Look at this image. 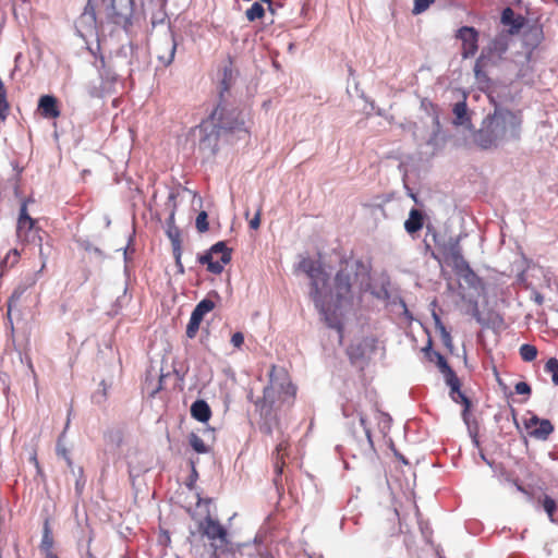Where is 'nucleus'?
Returning a JSON list of instances; mask_svg holds the SVG:
<instances>
[{
  "mask_svg": "<svg viewBox=\"0 0 558 558\" xmlns=\"http://www.w3.org/2000/svg\"><path fill=\"white\" fill-rule=\"evenodd\" d=\"M543 507L546 513L548 514V518L551 522H554V512L556 510V502L553 498L545 496L543 501Z\"/></svg>",
  "mask_w": 558,
  "mask_h": 558,
  "instance_id": "72a5a7b5",
  "label": "nucleus"
},
{
  "mask_svg": "<svg viewBox=\"0 0 558 558\" xmlns=\"http://www.w3.org/2000/svg\"><path fill=\"white\" fill-rule=\"evenodd\" d=\"M282 464H284V461H281V464L279 463V457H277V461H276V472H277V475L281 474L282 472Z\"/></svg>",
  "mask_w": 558,
  "mask_h": 558,
  "instance_id": "de8ad7c7",
  "label": "nucleus"
},
{
  "mask_svg": "<svg viewBox=\"0 0 558 558\" xmlns=\"http://www.w3.org/2000/svg\"><path fill=\"white\" fill-rule=\"evenodd\" d=\"M198 260L201 264L207 265L210 272L219 275L222 272L225 265L231 260V251L225 242H218L206 254L199 256Z\"/></svg>",
  "mask_w": 558,
  "mask_h": 558,
  "instance_id": "423d86ee",
  "label": "nucleus"
},
{
  "mask_svg": "<svg viewBox=\"0 0 558 558\" xmlns=\"http://www.w3.org/2000/svg\"><path fill=\"white\" fill-rule=\"evenodd\" d=\"M19 257L20 254L17 250H11L0 263L1 269L3 270L4 268L15 265L19 260Z\"/></svg>",
  "mask_w": 558,
  "mask_h": 558,
  "instance_id": "7c9ffc66",
  "label": "nucleus"
},
{
  "mask_svg": "<svg viewBox=\"0 0 558 558\" xmlns=\"http://www.w3.org/2000/svg\"><path fill=\"white\" fill-rule=\"evenodd\" d=\"M108 16L116 23L129 22L133 13L134 0H102Z\"/></svg>",
  "mask_w": 558,
  "mask_h": 558,
  "instance_id": "6e6552de",
  "label": "nucleus"
},
{
  "mask_svg": "<svg viewBox=\"0 0 558 558\" xmlns=\"http://www.w3.org/2000/svg\"><path fill=\"white\" fill-rule=\"evenodd\" d=\"M52 547H53V538H52L49 525L46 522L45 526H44V533H43V538H41V543H40V549L45 554V556H47L48 554H53Z\"/></svg>",
  "mask_w": 558,
  "mask_h": 558,
  "instance_id": "5701e85b",
  "label": "nucleus"
},
{
  "mask_svg": "<svg viewBox=\"0 0 558 558\" xmlns=\"http://www.w3.org/2000/svg\"><path fill=\"white\" fill-rule=\"evenodd\" d=\"M515 392L518 395H530L531 393V387L525 381H519L517 383L515 387Z\"/></svg>",
  "mask_w": 558,
  "mask_h": 558,
  "instance_id": "ea45409f",
  "label": "nucleus"
},
{
  "mask_svg": "<svg viewBox=\"0 0 558 558\" xmlns=\"http://www.w3.org/2000/svg\"><path fill=\"white\" fill-rule=\"evenodd\" d=\"M46 558H59L54 553L53 554H48L47 556H45Z\"/></svg>",
  "mask_w": 558,
  "mask_h": 558,
  "instance_id": "3c124183",
  "label": "nucleus"
},
{
  "mask_svg": "<svg viewBox=\"0 0 558 558\" xmlns=\"http://www.w3.org/2000/svg\"><path fill=\"white\" fill-rule=\"evenodd\" d=\"M38 109L46 119H56L60 116L57 99L51 95H44L39 98Z\"/></svg>",
  "mask_w": 558,
  "mask_h": 558,
  "instance_id": "f3484780",
  "label": "nucleus"
},
{
  "mask_svg": "<svg viewBox=\"0 0 558 558\" xmlns=\"http://www.w3.org/2000/svg\"><path fill=\"white\" fill-rule=\"evenodd\" d=\"M260 225V209L257 210L254 218L250 220V227L253 230H257Z\"/></svg>",
  "mask_w": 558,
  "mask_h": 558,
  "instance_id": "37998d69",
  "label": "nucleus"
},
{
  "mask_svg": "<svg viewBox=\"0 0 558 558\" xmlns=\"http://www.w3.org/2000/svg\"><path fill=\"white\" fill-rule=\"evenodd\" d=\"M263 2H266V3H271V0H262Z\"/></svg>",
  "mask_w": 558,
  "mask_h": 558,
  "instance_id": "5fc2aeb1",
  "label": "nucleus"
},
{
  "mask_svg": "<svg viewBox=\"0 0 558 558\" xmlns=\"http://www.w3.org/2000/svg\"><path fill=\"white\" fill-rule=\"evenodd\" d=\"M44 267H45V264H43L41 268H44ZM41 270L43 269H40L38 271H35V272L27 274L21 280V282L16 286V288L14 289L12 295L9 299V304H8L9 305V312L11 311L12 305L20 301V299L25 293V291L36 284V282L38 281V278H39V275H40Z\"/></svg>",
  "mask_w": 558,
  "mask_h": 558,
  "instance_id": "2eb2a0df",
  "label": "nucleus"
},
{
  "mask_svg": "<svg viewBox=\"0 0 558 558\" xmlns=\"http://www.w3.org/2000/svg\"><path fill=\"white\" fill-rule=\"evenodd\" d=\"M172 248H173V255L175 258V264H177L180 272H183L184 269H183V265L181 263V255H182L181 241L173 240Z\"/></svg>",
  "mask_w": 558,
  "mask_h": 558,
  "instance_id": "f704fd0d",
  "label": "nucleus"
},
{
  "mask_svg": "<svg viewBox=\"0 0 558 558\" xmlns=\"http://www.w3.org/2000/svg\"><path fill=\"white\" fill-rule=\"evenodd\" d=\"M298 269L310 278V298L328 327L340 330L342 308L352 304L355 294L371 289L369 267L361 260H349L335 277L333 288L329 274L319 260L304 257Z\"/></svg>",
  "mask_w": 558,
  "mask_h": 558,
  "instance_id": "f257e3e1",
  "label": "nucleus"
},
{
  "mask_svg": "<svg viewBox=\"0 0 558 558\" xmlns=\"http://www.w3.org/2000/svg\"><path fill=\"white\" fill-rule=\"evenodd\" d=\"M453 120L452 123L456 126H464L466 129H471V116L469 113L468 105L465 98L461 101H458L452 107Z\"/></svg>",
  "mask_w": 558,
  "mask_h": 558,
  "instance_id": "dca6fc26",
  "label": "nucleus"
},
{
  "mask_svg": "<svg viewBox=\"0 0 558 558\" xmlns=\"http://www.w3.org/2000/svg\"><path fill=\"white\" fill-rule=\"evenodd\" d=\"M423 227V215L416 209L412 208L409 214V218L404 222V229L409 234H413L421 230Z\"/></svg>",
  "mask_w": 558,
  "mask_h": 558,
  "instance_id": "aec40b11",
  "label": "nucleus"
},
{
  "mask_svg": "<svg viewBox=\"0 0 558 558\" xmlns=\"http://www.w3.org/2000/svg\"><path fill=\"white\" fill-rule=\"evenodd\" d=\"M434 0H414L413 13L420 14L426 11Z\"/></svg>",
  "mask_w": 558,
  "mask_h": 558,
  "instance_id": "e433bc0d",
  "label": "nucleus"
},
{
  "mask_svg": "<svg viewBox=\"0 0 558 558\" xmlns=\"http://www.w3.org/2000/svg\"><path fill=\"white\" fill-rule=\"evenodd\" d=\"M422 106L423 107L429 106V108L432 110V113H433V123L435 124L436 132H439V130H440V122H439V117H438V112H437L436 106L433 102H430V101H428L426 99H424L422 101Z\"/></svg>",
  "mask_w": 558,
  "mask_h": 558,
  "instance_id": "c9c22d12",
  "label": "nucleus"
},
{
  "mask_svg": "<svg viewBox=\"0 0 558 558\" xmlns=\"http://www.w3.org/2000/svg\"><path fill=\"white\" fill-rule=\"evenodd\" d=\"M33 460H34L35 464L38 465L37 459L35 457L33 458Z\"/></svg>",
  "mask_w": 558,
  "mask_h": 558,
  "instance_id": "6e6d98bb",
  "label": "nucleus"
},
{
  "mask_svg": "<svg viewBox=\"0 0 558 558\" xmlns=\"http://www.w3.org/2000/svg\"><path fill=\"white\" fill-rule=\"evenodd\" d=\"M265 14V10L263 5L258 2H254L250 9L246 10V17L250 22H253L257 19L263 17Z\"/></svg>",
  "mask_w": 558,
  "mask_h": 558,
  "instance_id": "bb28decb",
  "label": "nucleus"
},
{
  "mask_svg": "<svg viewBox=\"0 0 558 558\" xmlns=\"http://www.w3.org/2000/svg\"><path fill=\"white\" fill-rule=\"evenodd\" d=\"M433 240L438 247L439 254L432 253V256L439 263H445L447 266L452 267L453 270L463 277L474 276L468 262L462 256V250L459 239L450 238L448 241L439 242L437 234L433 233Z\"/></svg>",
  "mask_w": 558,
  "mask_h": 558,
  "instance_id": "39448f33",
  "label": "nucleus"
},
{
  "mask_svg": "<svg viewBox=\"0 0 558 558\" xmlns=\"http://www.w3.org/2000/svg\"><path fill=\"white\" fill-rule=\"evenodd\" d=\"M190 445L198 453H205L208 451V448L203 441V439L195 434H192L190 436Z\"/></svg>",
  "mask_w": 558,
  "mask_h": 558,
  "instance_id": "2f4dec72",
  "label": "nucleus"
},
{
  "mask_svg": "<svg viewBox=\"0 0 558 558\" xmlns=\"http://www.w3.org/2000/svg\"><path fill=\"white\" fill-rule=\"evenodd\" d=\"M526 428L530 429V435L537 438L545 440L547 437L553 433L554 426L548 420H541L537 416H532L529 421L525 423Z\"/></svg>",
  "mask_w": 558,
  "mask_h": 558,
  "instance_id": "4468645a",
  "label": "nucleus"
},
{
  "mask_svg": "<svg viewBox=\"0 0 558 558\" xmlns=\"http://www.w3.org/2000/svg\"><path fill=\"white\" fill-rule=\"evenodd\" d=\"M458 37L462 40V57L470 58L477 51L478 34L473 27L464 26L459 29Z\"/></svg>",
  "mask_w": 558,
  "mask_h": 558,
  "instance_id": "ddd939ff",
  "label": "nucleus"
},
{
  "mask_svg": "<svg viewBox=\"0 0 558 558\" xmlns=\"http://www.w3.org/2000/svg\"><path fill=\"white\" fill-rule=\"evenodd\" d=\"M210 558H219L216 550H214V553L211 554Z\"/></svg>",
  "mask_w": 558,
  "mask_h": 558,
  "instance_id": "603ef678",
  "label": "nucleus"
},
{
  "mask_svg": "<svg viewBox=\"0 0 558 558\" xmlns=\"http://www.w3.org/2000/svg\"><path fill=\"white\" fill-rule=\"evenodd\" d=\"M191 415L195 420L206 423L211 416V410L205 400H196L191 405Z\"/></svg>",
  "mask_w": 558,
  "mask_h": 558,
  "instance_id": "6ab92c4d",
  "label": "nucleus"
},
{
  "mask_svg": "<svg viewBox=\"0 0 558 558\" xmlns=\"http://www.w3.org/2000/svg\"><path fill=\"white\" fill-rule=\"evenodd\" d=\"M360 423L363 426L365 435L367 437V440H368V442H369V445L372 447L373 446V441H372L371 428L367 426L366 417L363 414H360Z\"/></svg>",
  "mask_w": 558,
  "mask_h": 558,
  "instance_id": "79ce46f5",
  "label": "nucleus"
},
{
  "mask_svg": "<svg viewBox=\"0 0 558 558\" xmlns=\"http://www.w3.org/2000/svg\"><path fill=\"white\" fill-rule=\"evenodd\" d=\"M533 300H534L537 304H539V305H541V304H543V302H544V298H543V295H542L541 293L536 292V291H535V292H533Z\"/></svg>",
  "mask_w": 558,
  "mask_h": 558,
  "instance_id": "49530a36",
  "label": "nucleus"
},
{
  "mask_svg": "<svg viewBox=\"0 0 558 558\" xmlns=\"http://www.w3.org/2000/svg\"><path fill=\"white\" fill-rule=\"evenodd\" d=\"M287 449V444L286 441H280L277 446H276V451H277V456L279 457L280 453L282 451H284Z\"/></svg>",
  "mask_w": 558,
  "mask_h": 558,
  "instance_id": "a18cd8bd",
  "label": "nucleus"
},
{
  "mask_svg": "<svg viewBox=\"0 0 558 558\" xmlns=\"http://www.w3.org/2000/svg\"><path fill=\"white\" fill-rule=\"evenodd\" d=\"M488 59L482 53L474 65V74L478 81L486 80L484 68L487 65Z\"/></svg>",
  "mask_w": 558,
  "mask_h": 558,
  "instance_id": "cd10ccee",
  "label": "nucleus"
},
{
  "mask_svg": "<svg viewBox=\"0 0 558 558\" xmlns=\"http://www.w3.org/2000/svg\"><path fill=\"white\" fill-rule=\"evenodd\" d=\"M518 490L520 492H524L523 488L521 486H518Z\"/></svg>",
  "mask_w": 558,
  "mask_h": 558,
  "instance_id": "4d7b16f0",
  "label": "nucleus"
},
{
  "mask_svg": "<svg viewBox=\"0 0 558 558\" xmlns=\"http://www.w3.org/2000/svg\"><path fill=\"white\" fill-rule=\"evenodd\" d=\"M522 125L521 110L497 105L494 111L483 119L481 128L473 135V141L482 149H496L505 144L520 141Z\"/></svg>",
  "mask_w": 558,
  "mask_h": 558,
  "instance_id": "7ed1b4c3",
  "label": "nucleus"
},
{
  "mask_svg": "<svg viewBox=\"0 0 558 558\" xmlns=\"http://www.w3.org/2000/svg\"><path fill=\"white\" fill-rule=\"evenodd\" d=\"M435 317V320H436V325L439 327L440 329V332H441V336H442V340H444V343L449 347L451 344V337L449 335V332L446 330V328L442 326V324L440 323V319L438 318L437 315H434Z\"/></svg>",
  "mask_w": 558,
  "mask_h": 558,
  "instance_id": "58836bf2",
  "label": "nucleus"
},
{
  "mask_svg": "<svg viewBox=\"0 0 558 558\" xmlns=\"http://www.w3.org/2000/svg\"><path fill=\"white\" fill-rule=\"evenodd\" d=\"M296 389L282 368L271 366L269 384L264 388L263 398L254 403L260 415L259 428L265 434L280 430L278 413L293 404Z\"/></svg>",
  "mask_w": 558,
  "mask_h": 558,
  "instance_id": "f03ea898",
  "label": "nucleus"
},
{
  "mask_svg": "<svg viewBox=\"0 0 558 558\" xmlns=\"http://www.w3.org/2000/svg\"><path fill=\"white\" fill-rule=\"evenodd\" d=\"M198 135L199 148L215 154L221 136L235 135L242 138L247 135L243 112L219 104L211 116L199 124Z\"/></svg>",
  "mask_w": 558,
  "mask_h": 558,
  "instance_id": "20e7f679",
  "label": "nucleus"
},
{
  "mask_svg": "<svg viewBox=\"0 0 558 558\" xmlns=\"http://www.w3.org/2000/svg\"><path fill=\"white\" fill-rule=\"evenodd\" d=\"M202 320L203 319L201 317H198V314L197 315L193 314V313L191 314V318H190V322L186 327V336L189 338L192 339L195 337Z\"/></svg>",
  "mask_w": 558,
  "mask_h": 558,
  "instance_id": "c85d7f7f",
  "label": "nucleus"
},
{
  "mask_svg": "<svg viewBox=\"0 0 558 558\" xmlns=\"http://www.w3.org/2000/svg\"><path fill=\"white\" fill-rule=\"evenodd\" d=\"M424 108H425V109L427 110V113H430V114H433V113H432V110H430V108H429V106H427V107H424Z\"/></svg>",
  "mask_w": 558,
  "mask_h": 558,
  "instance_id": "864d4df0",
  "label": "nucleus"
},
{
  "mask_svg": "<svg viewBox=\"0 0 558 558\" xmlns=\"http://www.w3.org/2000/svg\"><path fill=\"white\" fill-rule=\"evenodd\" d=\"M231 343L234 348L240 349L244 343V336L242 332H235L231 337Z\"/></svg>",
  "mask_w": 558,
  "mask_h": 558,
  "instance_id": "a19ab883",
  "label": "nucleus"
},
{
  "mask_svg": "<svg viewBox=\"0 0 558 558\" xmlns=\"http://www.w3.org/2000/svg\"><path fill=\"white\" fill-rule=\"evenodd\" d=\"M312 558H324V557L318 555V556H315V557H312Z\"/></svg>",
  "mask_w": 558,
  "mask_h": 558,
  "instance_id": "13d9d810",
  "label": "nucleus"
},
{
  "mask_svg": "<svg viewBox=\"0 0 558 558\" xmlns=\"http://www.w3.org/2000/svg\"><path fill=\"white\" fill-rule=\"evenodd\" d=\"M35 220L27 213V204L23 202L20 208V215L16 225V236L21 242H31L35 240L34 231Z\"/></svg>",
  "mask_w": 558,
  "mask_h": 558,
  "instance_id": "9b49d317",
  "label": "nucleus"
},
{
  "mask_svg": "<svg viewBox=\"0 0 558 558\" xmlns=\"http://www.w3.org/2000/svg\"><path fill=\"white\" fill-rule=\"evenodd\" d=\"M434 356L436 357L437 366L440 372L445 375L447 384H453L457 386V375L448 365L446 359L438 352H434Z\"/></svg>",
  "mask_w": 558,
  "mask_h": 558,
  "instance_id": "412c9836",
  "label": "nucleus"
},
{
  "mask_svg": "<svg viewBox=\"0 0 558 558\" xmlns=\"http://www.w3.org/2000/svg\"><path fill=\"white\" fill-rule=\"evenodd\" d=\"M520 356L525 362H532L537 356V349L535 345L524 343L520 347Z\"/></svg>",
  "mask_w": 558,
  "mask_h": 558,
  "instance_id": "a878e982",
  "label": "nucleus"
},
{
  "mask_svg": "<svg viewBox=\"0 0 558 558\" xmlns=\"http://www.w3.org/2000/svg\"><path fill=\"white\" fill-rule=\"evenodd\" d=\"M254 543H255L256 545H259L260 543H263V538H262V536H260V535H256V537H255V539H254Z\"/></svg>",
  "mask_w": 558,
  "mask_h": 558,
  "instance_id": "8fccbe9b",
  "label": "nucleus"
},
{
  "mask_svg": "<svg viewBox=\"0 0 558 558\" xmlns=\"http://www.w3.org/2000/svg\"><path fill=\"white\" fill-rule=\"evenodd\" d=\"M214 307L215 303L211 300L204 299L195 306L192 313L196 315L198 314V317L203 319L207 313L214 310Z\"/></svg>",
  "mask_w": 558,
  "mask_h": 558,
  "instance_id": "393cba45",
  "label": "nucleus"
},
{
  "mask_svg": "<svg viewBox=\"0 0 558 558\" xmlns=\"http://www.w3.org/2000/svg\"><path fill=\"white\" fill-rule=\"evenodd\" d=\"M94 66L97 69L99 73V77L101 80L100 87H94L89 89V95L92 97H101L105 93L111 90L113 84L117 81L116 72L107 64L105 58L100 56L94 62Z\"/></svg>",
  "mask_w": 558,
  "mask_h": 558,
  "instance_id": "0eeeda50",
  "label": "nucleus"
},
{
  "mask_svg": "<svg viewBox=\"0 0 558 558\" xmlns=\"http://www.w3.org/2000/svg\"><path fill=\"white\" fill-rule=\"evenodd\" d=\"M175 51L177 41L173 34L169 31L157 40L155 53L163 66H169L174 60Z\"/></svg>",
  "mask_w": 558,
  "mask_h": 558,
  "instance_id": "1a4fd4ad",
  "label": "nucleus"
},
{
  "mask_svg": "<svg viewBox=\"0 0 558 558\" xmlns=\"http://www.w3.org/2000/svg\"><path fill=\"white\" fill-rule=\"evenodd\" d=\"M208 215L206 211H201L197 217H196V221H195V225H196V229L199 231V232H206L208 230Z\"/></svg>",
  "mask_w": 558,
  "mask_h": 558,
  "instance_id": "473e14b6",
  "label": "nucleus"
},
{
  "mask_svg": "<svg viewBox=\"0 0 558 558\" xmlns=\"http://www.w3.org/2000/svg\"><path fill=\"white\" fill-rule=\"evenodd\" d=\"M199 531L204 536H206L208 539L213 542V546L216 548L218 547L215 545V542H219L221 545H226L228 543L227 536L228 532L227 530L220 524L219 521L213 519L210 515H207L198 525Z\"/></svg>",
  "mask_w": 558,
  "mask_h": 558,
  "instance_id": "9d476101",
  "label": "nucleus"
},
{
  "mask_svg": "<svg viewBox=\"0 0 558 558\" xmlns=\"http://www.w3.org/2000/svg\"><path fill=\"white\" fill-rule=\"evenodd\" d=\"M450 387V397L457 403H462L464 405V410L462 412L463 421L468 424L469 418V409H470V400L464 396V393L460 390V380L457 377V386L451 384H447Z\"/></svg>",
  "mask_w": 558,
  "mask_h": 558,
  "instance_id": "a211bd4d",
  "label": "nucleus"
},
{
  "mask_svg": "<svg viewBox=\"0 0 558 558\" xmlns=\"http://www.w3.org/2000/svg\"><path fill=\"white\" fill-rule=\"evenodd\" d=\"M168 236L171 240L172 244H173V240L180 241V232L177 228H169Z\"/></svg>",
  "mask_w": 558,
  "mask_h": 558,
  "instance_id": "c03bdc74",
  "label": "nucleus"
},
{
  "mask_svg": "<svg viewBox=\"0 0 558 558\" xmlns=\"http://www.w3.org/2000/svg\"><path fill=\"white\" fill-rule=\"evenodd\" d=\"M161 383H162V376L159 377V380H158V383L156 385H153L151 381L146 379V390H147V393L150 397H155L157 395V392L162 388Z\"/></svg>",
  "mask_w": 558,
  "mask_h": 558,
  "instance_id": "4c0bfd02",
  "label": "nucleus"
},
{
  "mask_svg": "<svg viewBox=\"0 0 558 558\" xmlns=\"http://www.w3.org/2000/svg\"><path fill=\"white\" fill-rule=\"evenodd\" d=\"M97 21L96 13L90 3H87L82 14L75 22V28L77 34L85 38L87 36H93L96 33Z\"/></svg>",
  "mask_w": 558,
  "mask_h": 558,
  "instance_id": "f8f14e48",
  "label": "nucleus"
},
{
  "mask_svg": "<svg viewBox=\"0 0 558 558\" xmlns=\"http://www.w3.org/2000/svg\"><path fill=\"white\" fill-rule=\"evenodd\" d=\"M258 556L260 558H271L270 554L266 549L258 548Z\"/></svg>",
  "mask_w": 558,
  "mask_h": 558,
  "instance_id": "09e8293b",
  "label": "nucleus"
},
{
  "mask_svg": "<svg viewBox=\"0 0 558 558\" xmlns=\"http://www.w3.org/2000/svg\"><path fill=\"white\" fill-rule=\"evenodd\" d=\"M10 111V105L7 96V88L0 78V121H5Z\"/></svg>",
  "mask_w": 558,
  "mask_h": 558,
  "instance_id": "4be33fe9",
  "label": "nucleus"
},
{
  "mask_svg": "<svg viewBox=\"0 0 558 558\" xmlns=\"http://www.w3.org/2000/svg\"><path fill=\"white\" fill-rule=\"evenodd\" d=\"M501 22L505 25H509L514 29H519L522 26V23L519 22L515 16L514 12L510 8H506L501 13Z\"/></svg>",
  "mask_w": 558,
  "mask_h": 558,
  "instance_id": "b1692460",
  "label": "nucleus"
},
{
  "mask_svg": "<svg viewBox=\"0 0 558 558\" xmlns=\"http://www.w3.org/2000/svg\"><path fill=\"white\" fill-rule=\"evenodd\" d=\"M545 371L551 374L553 383L558 386V360L550 357L545 364Z\"/></svg>",
  "mask_w": 558,
  "mask_h": 558,
  "instance_id": "c756f323",
  "label": "nucleus"
}]
</instances>
